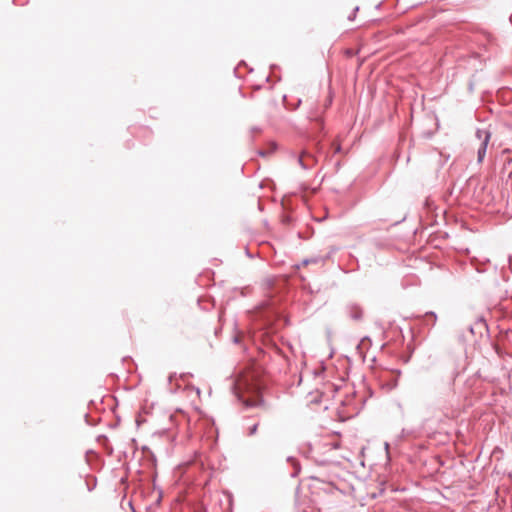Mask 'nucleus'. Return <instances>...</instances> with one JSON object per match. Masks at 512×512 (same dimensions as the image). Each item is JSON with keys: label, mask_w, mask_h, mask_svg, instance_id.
<instances>
[{"label": "nucleus", "mask_w": 512, "mask_h": 512, "mask_svg": "<svg viewBox=\"0 0 512 512\" xmlns=\"http://www.w3.org/2000/svg\"><path fill=\"white\" fill-rule=\"evenodd\" d=\"M257 429H258V424H254L253 426H251V427L249 428L248 435H249V436H252V435L256 434Z\"/></svg>", "instance_id": "nucleus-5"}, {"label": "nucleus", "mask_w": 512, "mask_h": 512, "mask_svg": "<svg viewBox=\"0 0 512 512\" xmlns=\"http://www.w3.org/2000/svg\"><path fill=\"white\" fill-rule=\"evenodd\" d=\"M385 449H386V451L388 452L389 444H388L387 442L385 443Z\"/></svg>", "instance_id": "nucleus-7"}, {"label": "nucleus", "mask_w": 512, "mask_h": 512, "mask_svg": "<svg viewBox=\"0 0 512 512\" xmlns=\"http://www.w3.org/2000/svg\"><path fill=\"white\" fill-rule=\"evenodd\" d=\"M298 163L302 169L309 170L317 163V159L312 153L303 151L298 156Z\"/></svg>", "instance_id": "nucleus-2"}, {"label": "nucleus", "mask_w": 512, "mask_h": 512, "mask_svg": "<svg viewBox=\"0 0 512 512\" xmlns=\"http://www.w3.org/2000/svg\"><path fill=\"white\" fill-rule=\"evenodd\" d=\"M475 136L479 141L477 148V160L481 163L486 155L487 147L491 139V132L488 129H477Z\"/></svg>", "instance_id": "nucleus-1"}, {"label": "nucleus", "mask_w": 512, "mask_h": 512, "mask_svg": "<svg viewBox=\"0 0 512 512\" xmlns=\"http://www.w3.org/2000/svg\"><path fill=\"white\" fill-rule=\"evenodd\" d=\"M422 318H423V323L426 325H428L429 319H432V326H434L437 321V315L433 311L427 312Z\"/></svg>", "instance_id": "nucleus-4"}, {"label": "nucleus", "mask_w": 512, "mask_h": 512, "mask_svg": "<svg viewBox=\"0 0 512 512\" xmlns=\"http://www.w3.org/2000/svg\"><path fill=\"white\" fill-rule=\"evenodd\" d=\"M346 311L353 320H360L363 316L362 308L356 303H350L346 306Z\"/></svg>", "instance_id": "nucleus-3"}, {"label": "nucleus", "mask_w": 512, "mask_h": 512, "mask_svg": "<svg viewBox=\"0 0 512 512\" xmlns=\"http://www.w3.org/2000/svg\"><path fill=\"white\" fill-rule=\"evenodd\" d=\"M508 178H509L510 180H512V168H511V171H510V172H509V174H508Z\"/></svg>", "instance_id": "nucleus-6"}]
</instances>
